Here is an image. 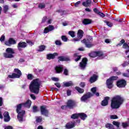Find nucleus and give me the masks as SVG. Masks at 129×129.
I'll return each mask as SVG.
<instances>
[{
	"label": "nucleus",
	"instance_id": "obj_64",
	"mask_svg": "<svg viewBox=\"0 0 129 129\" xmlns=\"http://www.w3.org/2000/svg\"><path fill=\"white\" fill-rule=\"evenodd\" d=\"M3 105V98L0 97V106Z\"/></svg>",
	"mask_w": 129,
	"mask_h": 129
},
{
	"label": "nucleus",
	"instance_id": "obj_2",
	"mask_svg": "<svg viewBox=\"0 0 129 129\" xmlns=\"http://www.w3.org/2000/svg\"><path fill=\"white\" fill-rule=\"evenodd\" d=\"M122 103H123V98L119 95L114 96L111 100V108L117 109L120 107Z\"/></svg>",
	"mask_w": 129,
	"mask_h": 129
},
{
	"label": "nucleus",
	"instance_id": "obj_17",
	"mask_svg": "<svg viewBox=\"0 0 129 129\" xmlns=\"http://www.w3.org/2000/svg\"><path fill=\"white\" fill-rule=\"evenodd\" d=\"M20 104H21V109L22 108V106H24V107L30 108V107H31V104H32V101H31L30 100H28L26 103Z\"/></svg>",
	"mask_w": 129,
	"mask_h": 129
},
{
	"label": "nucleus",
	"instance_id": "obj_37",
	"mask_svg": "<svg viewBox=\"0 0 129 129\" xmlns=\"http://www.w3.org/2000/svg\"><path fill=\"white\" fill-rule=\"evenodd\" d=\"M69 35H70L72 38H74V37H75V32L74 31H69Z\"/></svg>",
	"mask_w": 129,
	"mask_h": 129
},
{
	"label": "nucleus",
	"instance_id": "obj_43",
	"mask_svg": "<svg viewBox=\"0 0 129 129\" xmlns=\"http://www.w3.org/2000/svg\"><path fill=\"white\" fill-rule=\"evenodd\" d=\"M61 40L63 41V42H67L68 40V38L66 36H61Z\"/></svg>",
	"mask_w": 129,
	"mask_h": 129
},
{
	"label": "nucleus",
	"instance_id": "obj_35",
	"mask_svg": "<svg viewBox=\"0 0 129 129\" xmlns=\"http://www.w3.org/2000/svg\"><path fill=\"white\" fill-rule=\"evenodd\" d=\"M45 48L46 46L41 45L39 47V49L38 50V51H39V52H43V51H44V50H45Z\"/></svg>",
	"mask_w": 129,
	"mask_h": 129
},
{
	"label": "nucleus",
	"instance_id": "obj_23",
	"mask_svg": "<svg viewBox=\"0 0 129 129\" xmlns=\"http://www.w3.org/2000/svg\"><path fill=\"white\" fill-rule=\"evenodd\" d=\"M55 70L56 73H61L63 71V66L58 65L55 68Z\"/></svg>",
	"mask_w": 129,
	"mask_h": 129
},
{
	"label": "nucleus",
	"instance_id": "obj_33",
	"mask_svg": "<svg viewBox=\"0 0 129 129\" xmlns=\"http://www.w3.org/2000/svg\"><path fill=\"white\" fill-rule=\"evenodd\" d=\"M46 8V5L44 3H40L38 5V9H43Z\"/></svg>",
	"mask_w": 129,
	"mask_h": 129
},
{
	"label": "nucleus",
	"instance_id": "obj_53",
	"mask_svg": "<svg viewBox=\"0 0 129 129\" xmlns=\"http://www.w3.org/2000/svg\"><path fill=\"white\" fill-rule=\"evenodd\" d=\"M98 15H99L101 18H104L105 17V15H104V14H103L100 12V13H99V14Z\"/></svg>",
	"mask_w": 129,
	"mask_h": 129
},
{
	"label": "nucleus",
	"instance_id": "obj_39",
	"mask_svg": "<svg viewBox=\"0 0 129 129\" xmlns=\"http://www.w3.org/2000/svg\"><path fill=\"white\" fill-rule=\"evenodd\" d=\"M104 23H105V24H106L107 26H108V27H111L113 26L112 23L110 22H108L107 21H104Z\"/></svg>",
	"mask_w": 129,
	"mask_h": 129
},
{
	"label": "nucleus",
	"instance_id": "obj_26",
	"mask_svg": "<svg viewBox=\"0 0 129 129\" xmlns=\"http://www.w3.org/2000/svg\"><path fill=\"white\" fill-rule=\"evenodd\" d=\"M83 31L82 30H79L77 33V37L79 38V39H82L83 37Z\"/></svg>",
	"mask_w": 129,
	"mask_h": 129
},
{
	"label": "nucleus",
	"instance_id": "obj_20",
	"mask_svg": "<svg viewBox=\"0 0 129 129\" xmlns=\"http://www.w3.org/2000/svg\"><path fill=\"white\" fill-rule=\"evenodd\" d=\"M27 47V43L26 42H19L18 45V49L19 50V51L22 50V48H26Z\"/></svg>",
	"mask_w": 129,
	"mask_h": 129
},
{
	"label": "nucleus",
	"instance_id": "obj_7",
	"mask_svg": "<svg viewBox=\"0 0 129 129\" xmlns=\"http://www.w3.org/2000/svg\"><path fill=\"white\" fill-rule=\"evenodd\" d=\"M80 117L81 119L84 120L86 117H87V115L84 113H80L78 114H74L72 115L71 118H73L74 119H76V118H78V117Z\"/></svg>",
	"mask_w": 129,
	"mask_h": 129
},
{
	"label": "nucleus",
	"instance_id": "obj_3",
	"mask_svg": "<svg viewBox=\"0 0 129 129\" xmlns=\"http://www.w3.org/2000/svg\"><path fill=\"white\" fill-rule=\"evenodd\" d=\"M21 104L17 105L16 111L17 113H18L17 118L19 121H20V122H22L23 119V117L24 116V114L25 113V110H22L21 109Z\"/></svg>",
	"mask_w": 129,
	"mask_h": 129
},
{
	"label": "nucleus",
	"instance_id": "obj_14",
	"mask_svg": "<svg viewBox=\"0 0 129 129\" xmlns=\"http://www.w3.org/2000/svg\"><path fill=\"white\" fill-rule=\"evenodd\" d=\"M75 105H76V102H75V101L70 100L68 101L67 106L69 108H73Z\"/></svg>",
	"mask_w": 129,
	"mask_h": 129
},
{
	"label": "nucleus",
	"instance_id": "obj_1",
	"mask_svg": "<svg viewBox=\"0 0 129 129\" xmlns=\"http://www.w3.org/2000/svg\"><path fill=\"white\" fill-rule=\"evenodd\" d=\"M42 82L39 79H36L33 80L30 83L29 86V89L31 92L35 93V94H39L40 91V87Z\"/></svg>",
	"mask_w": 129,
	"mask_h": 129
},
{
	"label": "nucleus",
	"instance_id": "obj_8",
	"mask_svg": "<svg viewBox=\"0 0 129 129\" xmlns=\"http://www.w3.org/2000/svg\"><path fill=\"white\" fill-rule=\"evenodd\" d=\"M90 56L92 58L98 56L99 59H103V58H104V55L103 54V53H102V52L101 51H96L91 53H90Z\"/></svg>",
	"mask_w": 129,
	"mask_h": 129
},
{
	"label": "nucleus",
	"instance_id": "obj_45",
	"mask_svg": "<svg viewBox=\"0 0 129 129\" xmlns=\"http://www.w3.org/2000/svg\"><path fill=\"white\" fill-rule=\"evenodd\" d=\"M113 124L117 126V127H119V122L117 121H113Z\"/></svg>",
	"mask_w": 129,
	"mask_h": 129
},
{
	"label": "nucleus",
	"instance_id": "obj_15",
	"mask_svg": "<svg viewBox=\"0 0 129 129\" xmlns=\"http://www.w3.org/2000/svg\"><path fill=\"white\" fill-rule=\"evenodd\" d=\"M17 42L13 38H10L8 41L5 42L6 46H11V45H15Z\"/></svg>",
	"mask_w": 129,
	"mask_h": 129
},
{
	"label": "nucleus",
	"instance_id": "obj_27",
	"mask_svg": "<svg viewBox=\"0 0 129 129\" xmlns=\"http://www.w3.org/2000/svg\"><path fill=\"white\" fill-rule=\"evenodd\" d=\"M92 22L91 20L88 19H84L83 21V24H84V25H89V24H91Z\"/></svg>",
	"mask_w": 129,
	"mask_h": 129
},
{
	"label": "nucleus",
	"instance_id": "obj_40",
	"mask_svg": "<svg viewBox=\"0 0 129 129\" xmlns=\"http://www.w3.org/2000/svg\"><path fill=\"white\" fill-rule=\"evenodd\" d=\"M96 87H93V88L91 89V91L92 92V94H93V95H94V94H95V93H96Z\"/></svg>",
	"mask_w": 129,
	"mask_h": 129
},
{
	"label": "nucleus",
	"instance_id": "obj_52",
	"mask_svg": "<svg viewBox=\"0 0 129 129\" xmlns=\"http://www.w3.org/2000/svg\"><path fill=\"white\" fill-rule=\"evenodd\" d=\"M27 43L31 46H33V45H34V42H32L31 40H27Z\"/></svg>",
	"mask_w": 129,
	"mask_h": 129
},
{
	"label": "nucleus",
	"instance_id": "obj_32",
	"mask_svg": "<svg viewBox=\"0 0 129 129\" xmlns=\"http://www.w3.org/2000/svg\"><path fill=\"white\" fill-rule=\"evenodd\" d=\"M105 127L108 129H114L113 125L110 123H107L105 124Z\"/></svg>",
	"mask_w": 129,
	"mask_h": 129
},
{
	"label": "nucleus",
	"instance_id": "obj_51",
	"mask_svg": "<svg viewBox=\"0 0 129 129\" xmlns=\"http://www.w3.org/2000/svg\"><path fill=\"white\" fill-rule=\"evenodd\" d=\"M64 61H70V57L69 56H64Z\"/></svg>",
	"mask_w": 129,
	"mask_h": 129
},
{
	"label": "nucleus",
	"instance_id": "obj_60",
	"mask_svg": "<svg viewBox=\"0 0 129 129\" xmlns=\"http://www.w3.org/2000/svg\"><path fill=\"white\" fill-rule=\"evenodd\" d=\"M55 85L56 86V87H58V88H60V87H61V85L59 83H55Z\"/></svg>",
	"mask_w": 129,
	"mask_h": 129
},
{
	"label": "nucleus",
	"instance_id": "obj_12",
	"mask_svg": "<svg viewBox=\"0 0 129 129\" xmlns=\"http://www.w3.org/2000/svg\"><path fill=\"white\" fill-rule=\"evenodd\" d=\"M40 110L41 114L45 115V116H48V114L49 113V111L47 110L45 106H41L40 107Z\"/></svg>",
	"mask_w": 129,
	"mask_h": 129
},
{
	"label": "nucleus",
	"instance_id": "obj_48",
	"mask_svg": "<svg viewBox=\"0 0 129 129\" xmlns=\"http://www.w3.org/2000/svg\"><path fill=\"white\" fill-rule=\"evenodd\" d=\"M33 112H37L38 111V107L36 106H34L33 107Z\"/></svg>",
	"mask_w": 129,
	"mask_h": 129
},
{
	"label": "nucleus",
	"instance_id": "obj_16",
	"mask_svg": "<svg viewBox=\"0 0 129 129\" xmlns=\"http://www.w3.org/2000/svg\"><path fill=\"white\" fill-rule=\"evenodd\" d=\"M4 121L5 122H9L11 120V117L9 114V112H5L4 113Z\"/></svg>",
	"mask_w": 129,
	"mask_h": 129
},
{
	"label": "nucleus",
	"instance_id": "obj_58",
	"mask_svg": "<svg viewBox=\"0 0 129 129\" xmlns=\"http://www.w3.org/2000/svg\"><path fill=\"white\" fill-rule=\"evenodd\" d=\"M94 13H95L96 14H97V15H98L99 14V13L100 12L99 11H98V10H97V9L95 8L94 9Z\"/></svg>",
	"mask_w": 129,
	"mask_h": 129
},
{
	"label": "nucleus",
	"instance_id": "obj_36",
	"mask_svg": "<svg viewBox=\"0 0 129 129\" xmlns=\"http://www.w3.org/2000/svg\"><path fill=\"white\" fill-rule=\"evenodd\" d=\"M3 8H4V12L5 14H7V13H8V11H9V6L4 5L3 6Z\"/></svg>",
	"mask_w": 129,
	"mask_h": 129
},
{
	"label": "nucleus",
	"instance_id": "obj_61",
	"mask_svg": "<svg viewBox=\"0 0 129 129\" xmlns=\"http://www.w3.org/2000/svg\"><path fill=\"white\" fill-rule=\"evenodd\" d=\"M81 2H80V1H78L77 3H76V4H75V6L77 7H78V6H79V5H80Z\"/></svg>",
	"mask_w": 129,
	"mask_h": 129
},
{
	"label": "nucleus",
	"instance_id": "obj_38",
	"mask_svg": "<svg viewBox=\"0 0 129 129\" xmlns=\"http://www.w3.org/2000/svg\"><path fill=\"white\" fill-rule=\"evenodd\" d=\"M42 119H43V118L41 116L36 117V122H41V121H42Z\"/></svg>",
	"mask_w": 129,
	"mask_h": 129
},
{
	"label": "nucleus",
	"instance_id": "obj_31",
	"mask_svg": "<svg viewBox=\"0 0 129 129\" xmlns=\"http://www.w3.org/2000/svg\"><path fill=\"white\" fill-rule=\"evenodd\" d=\"M75 89H76L79 93H83V92H84V90L83 89H81L80 87H76Z\"/></svg>",
	"mask_w": 129,
	"mask_h": 129
},
{
	"label": "nucleus",
	"instance_id": "obj_10",
	"mask_svg": "<svg viewBox=\"0 0 129 129\" xmlns=\"http://www.w3.org/2000/svg\"><path fill=\"white\" fill-rule=\"evenodd\" d=\"M125 41H124V39H122L120 41V43L118 44V46H121V45L123 44L122 48H123V49H128V50L125 51L126 54H127V53L129 52V46L128 44L125 43Z\"/></svg>",
	"mask_w": 129,
	"mask_h": 129
},
{
	"label": "nucleus",
	"instance_id": "obj_4",
	"mask_svg": "<svg viewBox=\"0 0 129 129\" xmlns=\"http://www.w3.org/2000/svg\"><path fill=\"white\" fill-rule=\"evenodd\" d=\"M92 41H93V38L91 36H88L86 39H84L81 41V43L85 44L87 48H91L93 47V44H92Z\"/></svg>",
	"mask_w": 129,
	"mask_h": 129
},
{
	"label": "nucleus",
	"instance_id": "obj_55",
	"mask_svg": "<svg viewBox=\"0 0 129 129\" xmlns=\"http://www.w3.org/2000/svg\"><path fill=\"white\" fill-rule=\"evenodd\" d=\"M4 128L5 129H13V126L8 125V126H4Z\"/></svg>",
	"mask_w": 129,
	"mask_h": 129
},
{
	"label": "nucleus",
	"instance_id": "obj_19",
	"mask_svg": "<svg viewBox=\"0 0 129 129\" xmlns=\"http://www.w3.org/2000/svg\"><path fill=\"white\" fill-rule=\"evenodd\" d=\"M53 30H54V26L53 25H49L44 29L43 33L44 34H47V33H49V32H51V31H53Z\"/></svg>",
	"mask_w": 129,
	"mask_h": 129
},
{
	"label": "nucleus",
	"instance_id": "obj_18",
	"mask_svg": "<svg viewBox=\"0 0 129 129\" xmlns=\"http://www.w3.org/2000/svg\"><path fill=\"white\" fill-rule=\"evenodd\" d=\"M56 56H58L57 53L55 52L53 54L49 53L47 54L46 58L48 60H51V59H55V57H56Z\"/></svg>",
	"mask_w": 129,
	"mask_h": 129
},
{
	"label": "nucleus",
	"instance_id": "obj_9",
	"mask_svg": "<svg viewBox=\"0 0 129 129\" xmlns=\"http://www.w3.org/2000/svg\"><path fill=\"white\" fill-rule=\"evenodd\" d=\"M93 96V94L92 93L89 92L84 94L81 98V101L82 102H86L90 97H92Z\"/></svg>",
	"mask_w": 129,
	"mask_h": 129
},
{
	"label": "nucleus",
	"instance_id": "obj_6",
	"mask_svg": "<svg viewBox=\"0 0 129 129\" xmlns=\"http://www.w3.org/2000/svg\"><path fill=\"white\" fill-rule=\"evenodd\" d=\"M117 79V77L113 76L106 81V84L108 88L109 89H111L113 87V85H112V82H113V80H116Z\"/></svg>",
	"mask_w": 129,
	"mask_h": 129
},
{
	"label": "nucleus",
	"instance_id": "obj_34",
	"mask_svg": "<svg viewBox=\"0 0 129 129\" xmlns=\"http://www.w3.org/2000/svg\"><path fill=\"white\" fill-rule=\"evenodd\" d=\"M64 86L66 87H68L69 86H72L73 85V83H72V82H69L66 83H63Z\"/></svg>",
	"mask_w": 129,
	"mask_h": 129
},
{
	"label": "nucleus",
	"instance_id": "obj_59",
	"mask_svg": "<svg viewBox=\"0 0 129 129\" xmlns=\"http://www.w3.org/2000/svg\"><path fill=\"white\" fill-rule=\"evenodd\" d=\"M80 86H81V87H85V83H83V82H82L80 84Z\"/></svg>",
	"mask_w": 129,
	"mask_h": 129
},
{
	"label": "nucleus",
	"instance_id": "obj_50",
	"mask_svg": "<svg viewBox=\"0 0 129 129\" xmlns=\"http://www.w3.org/2000/svg\"><path fill=\"white\" fill-rule=\"evenodd\" d=\"M5 39H6V37L5 36V35H2L1 38L0 39L1 42H4V41H5Z\"/></svg>",
	"mask_w": 129,
	"mask_h": 129
},
{
	"label": "nucleus",
	"instance_id": "obj_29",
	"mask_svg": "<svg viewBox=\"0 0 129 129\" xmlns=\"http://www.w3.org/2000/svg\"><path fill=\"white\" fill-rule=\"evenodd\" d=\"M6 53H11V54H15V50L12 48H8L6 49Z\"/></svg>",
	"mask_w": 129,
	"mask_h": 129
},
{
	"label": "nucleus",
	"instance_id": "obj_24",
	"mask_svg": "<svg viewBox=\"0 0 129 129\" xmlns=\"http://www.w3.org/2000/svg\"><path fill=\"white\" fill-rule=\"evenodd\" d=\"M4 56L5 58H14L15 56L14 55V53L5 52L4 53Z\"/></svg>",
	"mask_w": 129,
	"mask_h": 129
},
{
	"label": "nucleus",
	"instance_id": "obj_44",
	"mask_svg": "<svg viewBox=\"0 0 129 129\" xmlns=\"http://www.w3.org/2000/svg\"><path fill=\"white\" fill-rule=\"evenodd\" d=\"M126 72H127V73H123L122 74L124 77H129V70H127Z\"/></svg>",
	"mask_w": 129,
	"mask_h": 129
},
{
	"label": "nucleus",
	"instance_id": "obj_46",
	"mask_svg": "<svg viewBox=\"0 0 129 129\" xmlns=\"http://www.w3.org/2000/svg\"><path fill=\"white\" fill-rule=\"evenodd\" d=\"M27 79L29 80H32V79H33V75L28 74L27 76Z\"/></svg>",
	"mask_w": 129,
	"mask_h": 129
},
{
	"label": "nucleus",
	"instance_id": "obj_13",
	"mask_svg": "<svg viewBox=\"0 0 129 129\" xmlns=\"http://www.w3.org/2000/svg\"><path fill=\"white\" fill-rule=\"evenodd\" d=\"M126 82L124 80H121L117 82V86L119 88L125 87Z\"/></svg>",
	"mask_w": 129,
	"mask_h": 129
},
{
	"label": "nucleus",
	"instance_id": "obj_11",
	"mask_svg": "<svg viewBox=\"0 0 129 129\" xmlns=\"http://www.w3.org/2000/svg\"><path fill=\"white\" fill-rule=\"evenodd\" d=\"M86 65H87V58H83L82 61L80 62V67L81 69L82 70L85 69Z\"/></svg>",
	"mask_w": 129,
	"mask_h": 129
},
{
	"label": "nucleus",
	"instance_id": "obj_21",
	"mask_svg": "<svg viewBox=\"0 0 129 129\" xmlns=\"http://www.w3.org/2000/svg\"><path fill=\"white\" fill-rule=\"evenodd\" d=\"M98 78V76H97V75L94 74L90 78L89 81L91 83H94V82H95V81H97Z\"/></svg>",
	"mask_w": 129,
	"mask_h": 129
},
{
	"label": "nucleus",
	"instance_id": "obj_47",
	"mask_svg": "<svg viewBox=\"0 0 129 129\" xmlns=\"http://www.w3.org/2000/svg\"><path fill=\"white\" fill-rule=\"evenodd\" d=\"M58 62H60V61H64V56H59L58 57Z\"/></svg>",
	"mask_w": 129,
	"mask_h": 129
},
{
	"label": "nucleus",
	"instance_id": "obj_28",
	"mask_svg": "<svg viewBox=\"0 0 129 129\" xmlns=\"http://www.w3.org/2000/svg\"><path fill=\"white\" fill-rule=\"evenodd\" d=\"M74 57L75 58V61L77 62L79 61L80 59H81V55H79L78 53H75L74 54Z\"/></svg>",
	"mask_w": 129,
	"mask_h": 129
},
{
	"label": "nucleus",
	"instance_id": "obj_62",
	"mask_svg": "<svg viewBox=\"0 0 129 129\" xmlns=\"http://www.w3.org/2000/svg\"><path fill=\"white\" fill-rule=\"evenodd\" d=\"M30 96H31V98H32V99H33V100H35V99H36V96H35V95L31 94Z\"/></svg>",
	"mask_w": 129,
	"mask_h": 129
},
{
	"label": "nucleus",
	"instance_id": "obj_5",
	"mask_svg": "<svg viewBox=\"0 0 129 129\" xmlns=\"http://www.w3.org/2000/svg\"><path fill=\"white\" fill-rule=\"evenodd\" d=\"M14 72L15 73L13 74L12 75H10L8 76L9 78H20L22 76V72L18 69H15Z\"/></svg>",
	"mask_w": 129,
	"mask_h": 129
},
{
	"label": "nucleus",
	"instance_id": "obj_41",
	"mask_svg": "<svg viewBox=\"0 0 129 129\" xmlns=\"http://www.w3.org/2000/svg\"><path fill=\"white\" fill-rule=\"evenodd\" d=\"M110 118L111 119H116L118 118V117L116 115H110Z\"/></svg>",
	"mask_w": 129,
	"mask_h": 129
},
{
	"label": "nucleus",
	"instance_id": "obj_57",
	"mask_svg": "<svg viewBox=\"0 0 129 129\" xmlns=\"http://www.w3.org/2000/svg\"><path fill=\"white\" fill-rule=\"evenodd\" d=\"M63 74H64V75H68V70L67 69H64L63 71Z\"/></svg>",
	"mask_w": 129,
	"mask_h": 129
},
{
	"label": "nucleus",
	"instance_id": "obj_22",
	"mask_svg": "<svg viewBox=\"0 0 129 129\" xmlns=\"http://www.w3.org/2000/svg\"><path fill=\"white\" fill-rule=\"evenodd\" d=\"M110 98L109 97H105L104 99L102 101L101 105L102 106H106L108 104V100Z\"/></svg>",
	"mask_w": 129,
	"mask_h": 129
},
{
	"label": "nucleus",
	"instance_id": "obj_25",
	"mask_svg": "<svg viewBox=\"0 0 129 129\" xmlns=\"http://www.w3.org/2000/svg\"><path fill=\"white\" fill-rule=\"evenodd\" d=\"M75 124H74V123L72 122L68 123L66 125V128H67V129L73 128V127H74Z\"/></svg>",
	"mask_w": 129,
	"mask_h": 129
},
{
	"label": "nucleus",
	"instance_id": "obj_42",
	"mask_svg": "<svg viewBox=\"0 0 129 129\" xmlns=\"http://www.w3.org/2000/svg\"><path fill=\"white\" fill-rule=\"evenodd\" d=\"M122 67H126L128 65H129V61H124L123 63H122Z\"/></svg>",
	"mask_w": 129,
	"mask_h": 129
},
{
	"label": "nucleus",
	"instance_id": "obj_30",
	"mask_svg": "<svg viewBox=\"0 0 129 129\" xmlns=\"http://www.w3.org/2000/svg\"><path fill=\"white\" fill-rule=\"evenodd\" d=\"M91 4V0H86V2L83 3V6L84 7H88Z\"/></svg>",
	"mask_w": 129,
	"mask_h": 129
},
{
	"label": "nucleus",
	"instance_id": "obj_56",
	"mask_svg": "<svg viewBox=\"0 0 129 129\" xmlns=\"http://www.w3.org/2000/svg\"><path fill=\"white\" fill-rule=\"evenodd\" d=\"M51 80H52V81H56V82L59 81V79L58 78L53 77L51 78Z\"/></svg>",
	"mask_w": 129,
	"mask_h": 129
},
{
	"label": "nucleus",
	"instance_id": "obj_63",
	"mask_svg": "<svg viewBox=\"0 0 129 129\" xmlns=\"http://www.w3.org/2000/svg\"><path fill=\"white\" fill-rule=\"evenodd\" d=\"M47 20V17L45 16L42 19V22L45 23L46 22V20Z\"/></svg>",
	"mask_w": 129,
	"mask_h": 129
},
{
	"label": "nucleus",
	"instance_id": "obj_54",
	"mask_svg": "<svg viewBox=\"0 0 129 129\" xmlns=\"http://www.w3.org/2000/svg\"><path fill=\"white\" fill-rule=\"evenodd\" d=\"M55 44H56V45H60L62 44V43H61V41L60 40L55 41Z\"/></svg>",
	"mask_w": 129,
	"mask_h": 129
},
{
	"label": "nucleus",
	"instance_id": "obj_49",
	"mask_svg": "<svg viewBox=\"0 0 129 129\" xmlns=\"http://www.w3.org/2000/svg\"><path fill=\"white\" fill-rule=\"evenodd\" d=\"M122 125L123 127L125 128V127H127V126L128 125V123H127V122L122 123Z\"/></svg>",
	"mask_w": 129,
	"mask_h": 129
}]
</instances>
